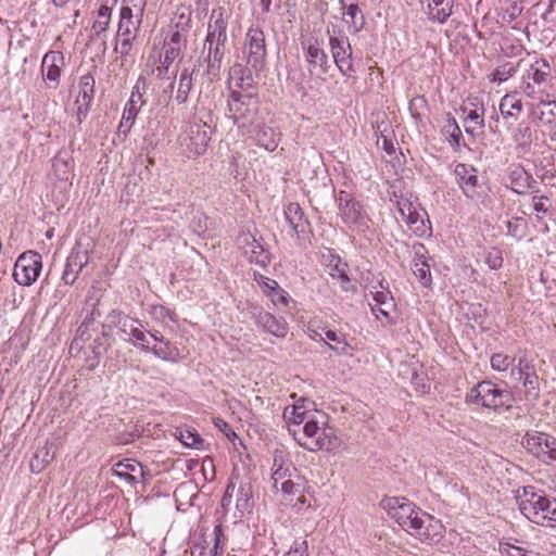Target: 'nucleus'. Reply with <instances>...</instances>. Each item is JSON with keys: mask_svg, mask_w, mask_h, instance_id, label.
Wrapping results in <instances>:
<instances>
[{"mask_svg": "<svg viewBox=\"0 0 556 556\" xmlns=\"http://www.w3.org/2000/svg\"><path fill=\"white\" fill-rule=\"evenodd\" d=\"M454 173L464 194L469 199H478L481 186L479 185L477 169L471 165L459 163L455 166Z\"/></svg>", "mask_w": 556, "mask_h": 556, "instance_id": "obj_13", "label": "nucleus"}, {"mask_svg": "<svg viewBox=\"0 0 556 556\" xmlns=\"http://www.w3.org/2000/svg\"><path fill=\"white\" fill-rule=\"evenodd\" d=\"M442 135L445 137V139L447 140V142L450 143L454 151L459 150L463 134L454 117L448 115L444 126L442 127Z\"/></svg>", "mask_w": 556, "mask_h": 556, "instance_id": "obj_38", "label": "nucleus"}, {"mask_svg": "<svg viewBox=\"0 0 556 556\" xmlns=\"http://www.w3.org/2000/svg\"><path fill=\"white\" fill-rule=\"evenodd\" d=\"M191 88H192V78H191L190 74L187 73V71H184L179 77L176 99L179 102H185L188 98V94H189Z\"/></svg>", "mask_w": 556, "mask_h": 556, "instance_id": "obj_52", "label": "nucleus"}, {"mask_svg": "<svg viewBox=\"0 0 556 556\" xmlns=\"http://www.w3.org/2000/svg\"><path fill=\"white\" fill-rule=\"evenodd\" d=\"M527 225L522 218H514L507 222V233L514 238L522 239L526 235Z\"/></svg>", "mask_w": 556, "mask_h": 556, "instance_id": "obj_56", "label": "nucleus"}, {"mask_svg": "<svg viewBox=\"0 0 556 556\" xmlns=\"http://www.w3.org/2000/svg\"><path fill=\"white\" fill-rule=\"evenodd\" d=\"M312 404L306 399H300L293 405L287 406L283 410V418L288 426H301L304 421L312 418L313 413H318L311 409L309 406Z\"/></svg>", "mask_w": 556, "mask_h": 556, "instance_id": "obj_23", "label": "nucleus"}, {"mask_svg": "<svg viewBox=\"0 0 556 556\" xmlns=\"http://www.w3.org/2000/svg\"><path fill=\"white\" fill-rule=\"evenodd\" d=\"M520 379L523 380L526 394L532 399H538L540 393V380L536 371L526 372Z\"/></svg>", "mask_w": 556, "mask_h": 556, "instance_id": "obj_48", "label": "nucleus"}, {"mask_svg": "<svg viewBox=\"0 0 556 556\" xmlns=\"http://www.w3.org/2000/svg\"><path fill=\"white\" fill-rule=\"evenodd\" d=\"M415 504L406 497H386L384 496V511H387L390 519L400 526V522H405L407 516H410Z\"/></svg>", "mask_w": 556, "mask_h": 556, "instance_id": "obj_21", "label": "nucleus"}, {"mask_svg": "<svg viewBox=\"0 0 556 556\" xmlns=\"http://www.w3.org/2000/svg\"><path fill=\"white\" fill-rule=\"evenodd\" d=\"M516 358L504 353H494L491 356L490 364L491 368L495 371L502 372L510 368Z\"/></svg>", "mask_w": 556, "mask_h": 556, "instance_id": "obj_50", "label": "nucleus"}, {"mask_svg": "<svg viewBox=\"0 0 556 556\" xmlns=\"http://www.w3.org/2000/svg\"><path fill=\"white\" fill-rule=\"evenodd\" d=\"M206 124L190 126L189 130L179 137L184 154L189 159L202 155L207 148L210 137L205 130Z\"/></svg>", "mask_w": 556, "mask_h": 556, "instance_id": "obj_7", "label": "nucleus"}, {"mask_svg": "<svg viewBox=\"0 0 556 556\" xmlns=\"http://www.w3.org/2000/svg\"><path fill=\"white\" fill-rule=\"evenodd\" d=\"M113 473L129 484L137 483L144 476L142 465L134 459L116 463L113 466Z\"/></svg>", "mask_w": 556, "mask_h": 556, "instance_id": "obj_24", "label": "nucleus"}, {"mask_svg": "<svg viewBox=\"0 0 556 556\" xmlns=\"http://www.w3.org/2000/svg\"><path fill=\"white\" fill-rule=\"evenodd\" d=\"M413 273L419 279L424 287H428L431 283L430 266L422 257H418L414 261Z\"/></svg>", "mask_w": 556, "mask_h": 556, "instance_id": "obj_44", "label": "nucleus"}, {"mask_svg": "<svg viewBox=\"0 0 556 556\" xmlns=\"http://www.w3.org/2000/svg\"><path fill=\"white\" fill-rule=\"evenodd\" d=\"M531 371H535V368L532 361L529 359L527 355L520 356L517 365L511 368V375L518 374L519 378L525 376L526 372Z\"/></svg>", "mask_w": 556, "mask_h": 556, "instance_id": "obj_57", "label": "nucleus"}, {"mask_svg": "<svg viewBox=\"0 0 556 556\" xmlns=\"http://www.w3.org/2000/svg\"><path fill=\"white\" fill-rule=\"evenodd\" d=\"M518 65L519 63L515 65L514 63L506 62L505 64L497 66L491 73L490 80L500 84L506 81L516 74Z\"/></svg>", "mask_w": 556, "mask_h": 556, "instance_id": "obj_43", "label": "nucleus"}, {"mask_svg": "<svg viewBox=\"0 0 556 556\" xmlns=\"http://www.w3.org/2000/svg\"><path fill=\"white\" fill-rule=\"evenodd\" d=\"M135 89H138V86H136ZM140 105H141V94H140L139 90L132 91L129 102L124 110V113L122 116V122L119 125L121 127L127 125V127L129 128L132 125V123L139 112Z\"/></svg>", "mask_w": 556, "mask_h": 556, "instance_id": "obj_39", "label": "nucleus"}, {"mask_svg": "<svg viewBox=\"0 0 556 556\" xmlns=\"http://www.w3.org/2000/svg\"><path fill=\"white\" fill-rule=\"evenodd\" d=\"M325 341L333 342L334 344L328 343L329 348L337 352L338 354H348L349 353V344L346 341L341 338L337 332L332 330L324 331Z\"/></svg>", "mask_w": 556, "mask_h": 556, "instance_id": "obj_49", "label": "nucleus"}, {"mask_svg": "<svg viewBox=\"0 0 556 556\" xmlns=\"http://www.w3.org/2000/svg\"><path fill=\"white\" fill-rule=\"evenodd\" d=\"M464 126L466 132L470 135H473L476 131H482L484 128L482 114H480L478 110H471L464 121Z\"/></svg>", "mask_w": 556, "mask_h": 556, "instance_id": "obj_46", "label": "nucleus"}, {"mask_svg": "<svg viewBox=\"0 0 556 556\" xmlns=\"http://www.w3.org/2000/svg\"><path fill=\"white\" fill-rule=\"evenodd\" d=\"M324 419H326V416L323 413H313L312 418L302 424L303 428L301 433L296 429H290V431L293 433L296 441L298 439L312 440L318 427H320V424H324Z\"/></svg>", "mask_w": 556, "mask_h": 556, "instance_id": "obj_37", "label": "nucleus"}, {"mask_svg": "<svg viewBox=\"0 0 556 556\" xmlns=\"http://www.w3.org/2000/svg\"><path fill=\"white\" fill-rule=\"evenodd\" d=\"M285 216L294 233L300 236L307 229V222L304 218L301 206L298 203H289L285 208Z\"/></svg>", "mask_w": 556, "mask_h": 556, "instance_id": "obj_32", "label": "nucleus"}, {"mask_svg": "<svg viewBox=\"0 0 556 556\" xmlns=\"http://www.w3.org/2000/svg\"><path fill=\"white\" fill-rule=\"evenodd\" d=\"M180 441L184 445L189 447L198 448L202 444L201 437L197 432L190 430H186L180 433Z\"/></svg>", "mask_w": 556, "mask_h": 556, "instance_id": "obj_61", "label": "nucleus"}, {"mask_svg": "<svg viewBox=\"0 0 556 556\" xmlns=\"http://www.w3.org/2000/svg\"><path fill=\"white\" fill-rule=\"evenodd\" d=\"M305 58L308 63V71L312 75L323 76L330 66L328 56L316 38H308L304 42Z\"/></svg>", "mask_w": 556, "mask_h": 556, "instance_id": "obj_11", "label": "nucleus"}, {"mask_svg": "<svg viewBox=\"0 0 556 556\" xmlns=\"http://www.w3.org/2000/svg\"><path fill=\"white\" fill-rule=\"evenodd\" d=\"M257 141L261 146H263L266 150H274L277 146L276 140L274 139V129L267 126L260 127L257 131Z\"/></svg>", "mask_w": 556, "mask_h": 556, "instance_id": "obj_53", "label": "nucleus"}, {"mask_svg": "<svg viewBox=\"0 0 556 556\" xmlns=\"http://www.w3.org/2000/svg\"><path fill=\"white\" fill-rule=\"evenodd\" d=\"M466 402L493 410L502 407L508 409L514 402V395L511 391L501 389L490 380H482L467 392Z\"/></svg>", "mask_w": 556, "mask_h": 556, "instance_id": "obj_1", "label": "nucleus"}, {"mask_svg": "<svg viewBox=\"0 0 556 556\" xmlns=\"http://www.w3.org/2000/svg\"><path fill=\"white\" fill-rule=\"evenodd\" d=\"M522 445L545 463L556 460V438L544 432H527Z\"/></svg>", "mask_w": 556, "mask_h": 556, "instance_id": "obj_6", "label": "nucleus"}, {"mask_svg": "<svg viewBox=\"0 0 556 556\" xmlns=\"http://www.w3.org/2000/svg\"><path fill=\"white\" fill-rule=\"evenodd\" d=\"M298 442L301 446H304L308 451H330L337 446L338 438L334 433V430L328 426L326 418L324 419V424H320V427H318V430L312 440L298 439Z\"/></svg>", "mask_w": 556, "mask_h": 556, "instance_id": "obj_14", "label": "nucleus"}, {"mask_svg": "<svg viewBox=\"0 0 556 556\" xmlns=\"http://www.w3.org/2000/svg\"><path fill=\"white\" fill-rule=\"evenodd\" d=\"M330 275L333 279L338 280L341 289L345 292H354L355 291V283L351 282L349 277L345 275L343 269H340L338 266H336L334 269L330 271Z\"/></svg>", "mask_w": 556, "mask_h": 556, "instance_id": "obj_55", "label": "nucleus"}, {"mask_svg": "<svg viewBox=\"0 0 556 556\" xmlns=\"http://www.w3.org/2000/svg\"><path fill=\"white\" fill-rule=\"evenodd\" d=\"M65 66V59L60 51H50L45 54L41 63V72L48 87L55 89L60 84V76Z\"/></svg>", "mask_w": 556, "mask_h": 556, "instance_id": "obj_16", "label": "nucleus"}, {"mask_svg": "<svg viewBox=\"0 0 556 556\" xmlns=\"http://www.w3.org/2000/svg\"><path fill=\"white\" fill-rule=\"evenodd\" d=\"M330 47L338 68L342 74L349 75L352 71V49L349 39L344 36H330Z\"/></svg>", "mask_w": 556, "mask_h": 556, "instance_id": "obj_17", "label": "nucleus"}, {"mask_svg": "<svg viewBox=\"0 0 556 556\" xmlns=\"http://www.w3.org/2000/svg\"><path fill=\"white\" fill-rule=\"evenodd\" d=\"M222 535V527L216 526L211 533H200L199 535H194L191 546H190V555L191 556H204L207 547L213 544L212 554L213 556H220L222 551H219V540Z\"/></svg>", "mask_w": 556, "mask_h": 556, "instance_id": "obj_18", "label": "nucleus"}, {"mask_svg": "<svg viewBox=\"0 0 556 556\" xmlns=\"http://www.w3.org/2000/svg\"><path fill=\"white\" fill-rule=\"evenodd\" d=\"M245 53L248 54V63L258 68L263 66L266 58L264 33L258 28H250L245 39Z\"/></svg>", "mask_w": 556, "mask_h": 556, "instance_id": "obj_12", "label": "nucleus"}, {"mask_svg": "<svg viewBox=\"0 0 556 556\" xmlns=\"http://www.w3.org/2000/svg\"><path fill=\"white\" fill-rule=\"evenodd\" d=\"M238 243L251 263L258 264L262 267H265L269 263L268 254L250 233L240 236Z\"/></svg>", "mask_w": 556, "mask_h": 556, "instance_id": "obj_22", "label": "nucleus"}, {"mask_svg": "<svg viewBox=\"0 0 556 556\" xmlns=\"http://www.w3.org/2000/svg\"><path fill=\"white\" fill-rule=\"evenodd\" d=\"M546 500L547 495L544 491H536L531 485L523 486L516 492V501L520 513L533 523H548L547 520L540 518Z\"/></svg>", "mask_w": 556, "mask_h": 556, "instance_id": "obj_3", "label": "nucleus"}, {"mask_svg": "<svg viewBox=\"0 0 556 556\" xmlns=\"http://www.w3.org/2000/svg\"><path fill=\"white\" fill-rule=\"evenodd\" d=\"M55 457L54 444L46 442L39 446L30 459L29 467L35 473L41 472Z\"/></svg>", "mask_w": 556, "mask_h": 556, "instance_id": "obj_27", "label": "nucleus"}, {"mask_svg": "<svg viewBox=\"0 0 556 556\" xmlns=\"http://www.w3.org/2000/svg\"><path fill=\"white\" fill-rule=\"evenodd\" d=\"M500 113L501 115L507 119H518L520 114L522 113V103L521 100L518 98V91H513L509 93H506L500 101Z\"/></svg>", "mask_w": 556, "mask_h": 556, "instance_id": "obj_28", "label": "nucleus"}, {"mask_svg": "<svg viewBox=\"0 0 556 556\" xmlns=\"http://www.w3.org/2000/svg\"><path fill=\"white\" fill-rule=\"evenodd\" d=\"M118 326L119 330L124 334L134 338L138 342H141L144 349L149 348L150 341L147 339L146 333L140 329V324L137 320L128 316H124L119 318Z\"/></svg>", "mask_w": 556, "mask_h": 556, "instance_id": "obj_33", "label": "nucleus"}, {"mask_svg": "<svg viewBox=\"0 0 556 556\" xmlns=\"http://www.w3.org/2000/svg\"><path fill=\"white\" fill-rule=\"evenodd\" d=\"M229 86L231 91H242L245 94L253 93L254 81L251 74L247 73L242 65H235L230 70Z\"/></svg>", "mask_w": 556, "mask_h": 556, "instance_id": "obj_25", "label": "nucleus"}, {"mask_svg": "<svg viewBox=\"0 0 556 556\" xmlns=\"http://www.w3.org/2000/svg\"><path fill=\"white\" fill-rule=\"evenodd\" d=\"M164 49H165L164 55L161 60L162 66H159L156 70L157 76L161 78H163L165 76L168 66L179 54L178 47H173V46H170V43H165Z\"/></svg>", "mask_w": 556, "mask_h": 556, "instance_id": "obj_47", "label": "nucleus"}, {"mask_svg": "<svg viewBox=\"0 0 556 556\" xmlns=\"http://www.w3.org/2000/svg\"><path fill=\"white\" fill-rule=\"evenodd\" d=\"M399 186L396 184H393L391 186L392 189V195L390 197V203L392 206L396 208V212L400 215V218L403 219L407 213L413 212L418 207L413 201H412V194L408 192H403L400 190V194L397 193Z\"/></svg>", "mask_w": 556, "mask_h": 556, "instance_id": "obj_30", "label": "nucleus"}, {"mask_svg": "<svg viewBox=\"0 0 556 556\" xmlns=\"http://www.w3.org/2000/svg\"><path fill=\"white\" fill-rule=\"evenodd\" d=\"M549 75L551 66L548 62L544 59H536L522 75L521 92L530 99L539 98L542 94L541 86L545 84Z\"/></svg>", "mask_w": 556, "mask_h": 556, "instance_id": "obj_4", "label": "nucleus"}, {"mask_svg": "<svg viewBox=\"0 0 556 556\" xmlns=\"http://www.w3.org/2000/svg\"><path fill=\"white\" fill-rule=\"evenodd\" d=\"M400 527L425 543H437L443 538L444 526L441 520L415 506L410 516Z\"/></svg>", "mask_w": 556, "mask_h": 556, "instance_id": "obj_2", "label": "nucleus"}, {"mask_svg": "<svg viewBox=\"0 0 556 556\" xmlns=\"http://www.w3.org/2000/svg\"><path fill=\"white\" fill-rule=\"evenodd\" d=\"M503 255L500 249L493 248L485 254V263L491 269H498L503 266Z\"/></svg>", "mask_w": 556, "mask_h": 556, "instance_id": "obj_58", "label": "nucleus"}, {"mask_svg": "<svg viewBox=\"0 0 556 556\" xmlns=\"http://www.w3.org/2000/svg\"><path fill=\"white\" fill-rule=\"evenodd\" d=\"M500 551L506 556H535L534 553L529 552L522 547L511 545L509 543L501 544Z\"/></svg>", "mask_w": 556, "mask_h": 556, "instance_id": "obj_60", "label": "nucleus"}, {"mask_svg": "<svg viewBox=\"0 0 556 556\" xmlns=\"http://www.w3.org/2000/svg\"><path fill=\"white\" fill-rule=\"evenodd\" d=\"M402 220L405 222L409 229L416 235L422 236L426 232V225L418 207L413 212L409 211Z\"/></svg>", "mask_w": 556, "mask_h": 556, "instance_id": "obj_45", "label": "nucleus"}, {"mask_svg": "<svg viewBox=\"0 0 556 556\" xmlns=\"http://www.w3.org/2000/svg\"><path fill=\"white\" fill-rule=\"evenodd\" d=\"M144 9L139 7L125 4L121 10V18L118 23V36L123 37L126 42L134 39L142 23Z\"/></svg>", "mask_w": 556, "mask_h": 556, "instance_id": "obj_10", "label": "nucleus"}, {"mask_svg": "<svg viewBox=\"0 0 556 556\" xmlns=\"http://www.w3.org/2000/svg\"><path fill=\"white\" fill-rule=\"evenodd\" d=\"M540 102L532 105V115L538 118L544 125H551L556 123V102L546 101L540 94Z\"/></svg>", "mask_w": 556, "mask_h": 556, "instance_id": "obj_31", "label": "nucleus"}, {"mask_svg": "<svg viewBox=\"0 0 556 556\" xmlns=\"http://www.w3.org/2000/svg\"><path fill=\"white\" fill-rule=\"evenodd\" d=\"M342 9V22L346 25V28L351 33L358 31L364 24V17L357 3L344 2L341 5Z\"/></svg>", "mask_w": 556, "mask_h": 556, "instance_id": "obj_29", "label": "nucleus"}, {"mask_svg": "<svg viewBox=\"0 0 556 556\" xmlns=\"http://www.w3.org/2000/svg\"><path fill=\"white\" fill-rule=\"evenodd\" d=\"M89 253L90 250L88 244L84 247L81 241L76 243L75 248L72 250L70 256L66 260V264L62 273V281L65 285L72 286L77 280L80 271L89 263Z\"/></svg>", "mask_w": 556, "mask_h": 556, "instance_id": "obj_9", "label": "nucleus"}, {"mask_svg": "<svg viewBox=\"0 0 556 556\" xmlns=\"http://www.w3.org/2000/svg\"><path fill=\"white\" fill-rule=\"evenodd\" d=\"M452 0H432L428 4V17L431 21L443 24L452 14Z\"/></svg>", "mask_w": 556, "mask_h": 556, "instance_id": "obj_35", "label": "nucleus"}, {"mask_svg": "<svg viewBox=\"0 0 556 556\" xmlns=\"http://www.w3.org/2000/svg\"><path fill=\"white\" fill-rule=\"evenodd\" d=\"M151 339L155 342L152 346V352L156 357L168 362H177L180 359L179 350L170 342L159 339L153 334H151Z\"/></svg>", "mask_w": 556, "mask_h": 556, "instance_id": "obj_34", "label": "nucleus"}, {"mask_svg": "<svg viewBox=\"0 0 556 556\" xmlns=\"http://www.w3.org/2000/svg\"><path fill=\"white\" fill-rule=\"evenodd\" d=\"M278 491L283 495L285 501L292 503L295 497L303 503V483L299 473L279 485Z\"/></svg>", "mask_w": 556, "mask_h": 556, "instance_id": "obj_36", "label": "nucleus"}, {"mask_svg": "<svg viewBox=\"0 0 556 556\" xmlns=\"http://www.w3.org/2000/svg\"><path fill=\"white\" fill-rule=\"evenodd\" d=\"M271 471L273 485L277 491L282 482L289 480L291 477H295L298 473L296 468L292 462L281 450H276L274 453V464Z\"/></svg>", "mask_w": 556, "mask_h": 556, "instance_id": "obj_19", "label": "nucleus"}, {"mask_svg": "<svg viewBox=\"0 0 556 556\" xmlns=\"http://www.w3.org/2000/svg\"><path fill=\"white\" fill-rule=\"evenodd\" d=\"M211 23L208 26V35L207 40L214 41L217 43L224 42L227 38L226 29H227V20L225 17V12L223 8H218L212 11L211 14Z\"/></svg>", "mask_w": 556, "mask_h": 556, "instance_id": "obj_26", "label": "nucleus"}, {"mask_svg": "<svg viewBox=\"0 0 556 556\" xmlns=\"http://www.w3.org/2000/svg\"><path fill=\"white\" fill-rule=\"evenodd\" d=\"M255 324L263 331L278 339L286 338L289 332L288 323L283 318H278L265 311H260L255 315Z\"/></svg>", "mask_w": 556, "mask_h": 556, "instance_id": "obj_20", "label": "nucleus"}, {"mask_svg": "<svg viewBox=\"0 0 556 556\" xmlns=\"http://www.w3.org/2000/svg\"><path fill=\"white\" fill-rule=\"evenodd\" d=\"M190 15V10L187 7H179L175 12L172 22L176 28L186 30L189 26Z\"/></svg>", "mask_w": 556, "mask_h": 556, "instance_id": "obj_54", "label": "nucleus"}, {"mask_svg": "<svg viewBox=\"0 0 556 556\" xmlns=\"http://www.w3.org/2000/svg\"><path fill=\"white\" fill-rule=\"evenodd\" d=\"M111 12L112 9L106 4V2L100 5L92 25V29L97 35L104 33L109 28Z\"/></svg>", "mask_w": 556, "mask_h": 556, "instance_id": "obj_41", "label": "nucleus"}, {"mask_svg": "<svg viewBox=\"0 0 556 556\" xmlns=\"http://www.w3.org/2000/svg\"><path fill=\"white\" fill-rule=\"evenodd\" d=\"M42 268L41 255L35 251L22 253L15 262L13 277L21 286H31Z\"/></svg>", "mask_w": 556, "mask_h": 556, "instance_id": "obj_5", "label": "nucleus"}, {"mask_svg": "<svg viewBox=\"0 0 556 556\" xmlns=\"http://www.w3.org/2000/svg\"><path fill=\"white\" fill-rule=\"evenodd\" d=\"M341 214H342V217L346 220V222H351V220H354L355 217H356V208H355V203L352 202L351 203V207H350V201L346 200V204L345 206L343 207L341 205Z\"/></svg>", "mask_w": 556, "mask_h": 556, "instance_id": "obj_63", "label": "nucleus"}, {"mask_svg": "<svg viewBox=\"0 0 556 556\" xmlns=\"http://www.w3.org/2000/svg\"><path fill=\"white\" fill-rule=\"evenodd\" d=\"M514 142L516 143V149L520 152H526L530 149L532 143V130L529 126L519 127L514 136Z\"/></svg>", "mask_w": 556, "mask_h": 556, "instance_id": "obj_42", "label": "nucleus"}, {"mask_svg": "<svg viewBox=\"0 0 556 556\" xmlns=\"http://www.w3.org/2000/svg\"><path fill=\"white\" fill-rule=\"evenodd\" d=\"M94 92V78L87 74L80 77L77 86V96L74 102V112L77 121L80 123L81 118L86 116Z\"/></svg>", "mask_w": 556, "mask_h": 556, "instance_id": "obj_15", "label": "nucleus"}, {"mask_svg": "<svg viewBox=\"0 0 556 556\" xmlns=\"http://www.w3.org/2000/svg\"><path fill=\"white\" fill-rule=\"evenodd\" d=\"M253 96L254 93L242 94L237 90L230 92L228 108L235 123H242L244 125L253 119L256 113Z\"/></svg>", "mask_w": 556, "mask_h": 556, "instance_id": "obj_8", "label": "nucleus"}, {"mask_svg": "<svg viewBox=\"0 0 556 556\" xmlns=\"http://www.w3.org/2000/svg\"><path fill=\"white\" fill-rule=\"evenodd\" d=\"M262 288L263 292L270 298L271 302L275 305L288 304V299L286 295V292L279 287L278 282L269 279V278H262Z\"/></svg>", "mask_w": 556, "mask_h": 556, "instance_id": "obj_40", "label": "nucleus"}, {"mask_svg": "<svg viewBox=\"0 0 556 556\" xmlns=\"http://www.w3.org/2000/svg\"><path fill=\"white\" fill-rule=\"evenodd\" d=\"M412 382L414 386H416V389L422 393H428L430 391L429 379L424 374L414 371L412 376Z\"/></svg>", "mask_w": 556, "mask_h": 556, "instance_id": "obj_62", "label": "nucleus"}, {"mask_svg": "<svg viewBox=\"0 0 556 556\" xmlns=\"http://www.w3.org/2000/svg\"><path fill=\"white\" fill-rule=\"evenodd\" d=\"M372 299L375 303L369 302V306L371 307V312L376 315V317H379V314L382 313V298L380 292H371Z\"/></svg>", "mask_w": 556, "mask_h": 556, "instance_id": "obj_64", "label": "nucleus"}, {"mask_svg": "<svg viewBox=\"0 0 556 556\" xmlns=\"http://www.w3.org/2000/svg\"><path fill=\"white\" fill-rule=\"evenodd\" d=\"M543 514L540 516L541 519H545L548 523H538L542 527L554 528L556 527V498H551L547 496V500L543 507Z\"/></svg>", "mask_w": 556, "mask_h": 556, "instance_id": "obj_51", "label": "nucleus"}, {"mask_svg": "<svg viewBox=\"0 0 556 556\" xmlns=\"http://www.w3.org/2000/svg\"><path fill=\"white\" fill-rule=\"evenodd\" d=\"M53 172L61 180H67L71 173L70 163L64 159H55L53 162Z\"/></svg>", "mask_w": 556, "mask_h": 556, "instance_id": "obj_59", "label": "nucleus"}]
</instances>
